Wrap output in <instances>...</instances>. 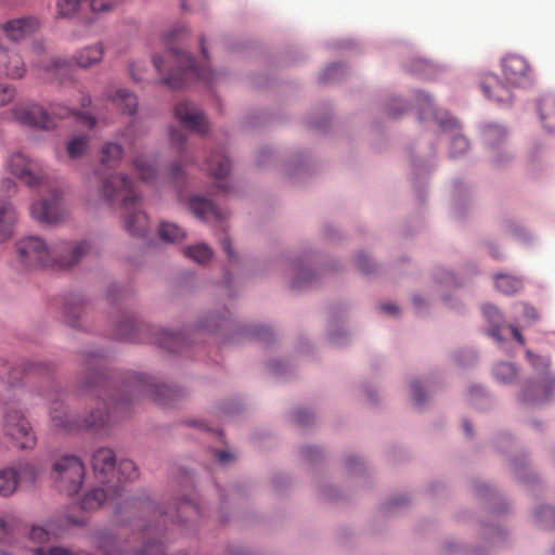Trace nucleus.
Segmentation results:
<instances>
[{
	"label": "nucleus",
	"mask_w": 555,
	"mask_h": 555,
	"mask_svg": "<svg viewBox=\"0 0 555 555\" xmlns=\"http://www.w3.org/2000/svg\"><path fill=\"white\" fill-rule=\"evenodd\" d=\"M91 104V98L89 95H83L81 100V106L87 107Z\"/></svg>",
	"instance_id": "obj_63"
},
{
	"label": "nucleus",
	"mask_w": 555,
	"mask_h": 555,
	"mask_svg": "<svg viewBox=\"0 0 555 555\" xmlns=\"http://www.w3.org/2000/svg\"><path fill=\"white\" fill-rule=\"evenodd\" d=\"M170 178L178 183L183 178V170L180 163H176L170 168Z\"/></svg>",
	"instance_id": "obj_50"
},
{
	"label": "nucleus",
	"mask_w": 555,
	"mask_h": 555,
	"mask_svg": "<svg viewBox=\"0 0 555 555\" xmlns=\"http://www.w3.org/2000/svg\"><path fill=\"white\" fill-rule=\"evenodd\" d=\"M503 75L506 85L500 83L494 75L486 74L480 82L483 94L500 104L512 101L511 87L517 86L520 77V57L507 55L502 61Z\"/></svg>",
	"instance_id": "obj_6"
},
{
	"label": "nucleus",
	"mask_w": 555,
	"mask_h": 555,
	"mask_svg": "<svg viewBox=\"0 0 555 555\" xmlns=\"http://www.w3.org/2000/svg\"><path fill=\"white\" fill-rule=\"evenodd\" d=\"M155 343L171 352H180L185 344V337L182 333L163 330L157 334Z\"/></svg>",
	"instance_id": "obj_26"
},
{
	"label": "nucleus",
	"mask_w": 555,
	"mask_h": 555,
	"mask_svg": "<svg viewBox=\"0 0 555 555\" xmlns=\"http://www.w3.org/2000/svg\"><path fill=\"white\" fill-rule=\"evenodd\" d=\"M16 95V89L8 83L0 82V108L10 104Z\"/></svg>",
	"instance_id": "obj_39"
},
{
	"label": "nucleus",
	"mask_w": 555,
	"mask_h": 555,
	"mask_svg": "<svg viewBox=\"0 0 555 555\" xmlns=\"http://www.w3.org/2000/svg\"><path fill=\"white\" fill-rule=\"evenodd\" d=\"M175 115L180 124L188 130L205 133L208 130V124L204 113L194 104L189 102H179L175 107Z\"/></svg>",
	"instance_id": "obj_14"
},
{
	"label": "nucleus",
	"mask_w": 555,
	"mask_h": 555,
	"mask_svg": "<svg viewBox=\"0 0 555 555\" xmlns=\"http://www.w3.org/2000/svg\"><path fill=\"white\" fill-rule=\"evenodd\" d=\"M207 170L209 171V175L217 180V188L220 191L225 192L228 190V184L224 181V178L230 171L229 158L223 153L212 154L207 162Z\"/></svg>",
	"instance_id": "obj_20"
},
{
	"label": "nucleus",
	"mask_w": 555,
	"mask_h": 555,
	"mask_svg": "<svg viewBox=\"0 0 555 555\" xmlns=\"http://www.w3.org/2000/svg\"><path fill=\"white\" fill-rule=\"evenodd\" d=\"M133 555H164V547L159 542H149L142 550L137 551Z\"/></svg>",
	"instance_id": "obj_44"
},
{
	"label": "nucleus",
	"mask_w": 555,
	"mask_h": 555,
	"mask_svg": "<svg viewBox=\"0 0 555 555\" xmlns=\"http://www.w3.org/2000/svg\"><path fill=\"white\" fill-rule=\"evenodd\" d=\"M189 205L191 211L202 220H220L224 217L223 212L211 201L204 197L194 196L190 199Z\"/></svg>",
	"instance_id": "obj_22"
},
{
	"label": "nucleus",
	"mask_w": 555,
	"mask_h": 555,
	"mask_svg": "<svg viewBox=\"0 0 555 555\" xmlns=\"http://www.w3.org/2000/svg\"><path fill=\"white\" fill-rule=\"evenodd\" d=\"M261 332H263V334H261L260 331L257 332V336L260 338L267 339L271 336V333H270L269 328H267V327H262Z\"/></svg>",
	"instance_id": "obj_61"
},
{
	"label": "nucleus",
	"mask_w": 555,
	"mask_h": 555,
	"mask_svg": "<svg viewBox=\"0 0 555 555\" xmlns=\"http://www.w3.org/2000/svg\"><path fill=\"white\" fill-rule=\"evenodd\" d=\"M38 474L37 467L30 463L0 469V495L9 496L13 494L18 483H33Z\"/></svg>",
	"instance_id": "obj_9"
},
{
	"label": "nucleus",
	"mask_w": 555,
	"mask_h": 555,
	"mask_svg": "<svg viewBox=\"0 0 555 555\" xmlns=\"http://www.w3.org/2000/svg\"><path fill=\"white\" fill-rule=\"evenodd\" d=\"M18 375H20V369H12L8 374L9 383H11L12 385L15 384L18 379Z\"/></svg>",
	"instance_id": "obj_58"
},
{
	"label": "nucleus",
	"mask_w": 555,
	"mask_h": 555,
	"mask_svg": "<svg viewBox=\"0 0 555 555\" xmlns=\"http://www.w3.org/2000/svg\"><path fill=\"white\" fill-rule=\"evenodd\" d=\"M295 421L300 425H308L311 420V414L306 410H298L294 414Z\"/></svg>",
	"instance_id": "obj_51"
},
{
	"label": "nucleus",
	"mask_w": 555,
	"mask_h": 555,
	"mask_svg": "<svg viewBox=\"0 0 555 555\" xmlns=\"http://www.w3.org/2000/svg\"><path fill=\"white\" fill-rule=\"evenodd\" d=\"M340 70H341V66L338 64H333V65L328 66L325 69L324 74L322 75V80L324 82L331 81L333 79L334 74L338 73Z\"/></svg>",
	"instance_id": "obj_52"
},
{
	"label": "nucleus",
	"mask_w": 555,
	"mask_h": 555,
	"mask_svg": "<svg viewBox=\"0 0 555 555\" xmlns=\"http://www.w3.org/2000/svg\"><path fill=\"white\" fill-rule=\"evenodd\" d=\"M217 457L220 463H227L233 459L232 454L228 451H219Z\"/></svg>",
	"instance_id": "obj_57"
},
{
	"label": "nucleus",
	"mask_w": 555,
	"mask_h": 555,
	"mask_svg": "<svg viewBox=\"0 0 555 555\" xmlns=\"http://www.w3.org/2000/svg\"><path fill=\"white\" fill-rule=\"evenodd\" d=\"M170 142L177 149L179 153H181L184 149V144L186 142V135L181 130H171L170 131Z\"/></svg>",
	"instance_id": "obj_45"
},
{
	"label": "nucleus",
	"mask_w": 555,
	"mask_h": 555,
	"mask_svg": "<svg viewBox=\"0 0 555 555\" xmlns=\"http://www.w3.org/2000/svg\"><path fill=\"white\" fill-rule=\"evenodd\" d=\"M494 375L498 380L508 384L516 379L517 377V370L516 367L507 362L499 363L495 366Z\"/></svg>",
	"instance_id": "obj_34"
},
{
	"label": "nucleus",
	"mask_w": 555,
	"mask_h": 555,
	"mask_svg": "<svg viewBox=\"0 0 555 555\" xmlns=\"http://www.w3.org/2000/svg\"><path fill=\"white\" fill-rule=\"evenodd\" d=\"M539 516L542 518V520L545 521L547 526H551L548 522L550 517H555V511L552 508V506H544V508L539 512Z\"/></svg>",
	"instance_id": "obj_53"
},
{
	"label": "nucleus",
	"mask_w": 555,
	"mask_h": 555,
	"mask_svg": "<svg viewBox=\"0 0 555 555\" xmlns=\"http://www.w3.org/2000/svg\"><path fill=\"white\" fill-rule=\"evenodd\" d=\"M0 55V72L9 79H22L27 72L26 64L20 53L3 46Z\"/></svg>",
	"instance_id": "obj_18"
},
{
	"label": "nucleus",
	"mask_w": 555,
	"mask_h": 555,
	"mask_svg": "<svg viewBox=\"0 0 555 555\" xmlns=\"http://www.w3.org/2000/svg\"><path fill=\"white\" fill-rule=\"evenodd\" d=\"M17 217L16 211L10 204L0 206V243L11 238Z\"/></svg>",
	"instance_id": "obj_24"
},
{
	"label": "nucleus",
	"mask_w": 555,
	"mask_h": 555,
	"mask_svg": "<svg viewBox=\"0 0 555 555\" xmlns=\"http://www.w3.org/2000/svg\"><path fill=\"white\" fill-rule=\"evenodd\" d=\"M380 308L388 314H397L399 312V308L395 304H383Z\"/></svg>",
	"instance_id": "obj_54"
},
{
	"label": "nucleus",
	"mask_w": 555,
	"mask_h": 555,
	"mask_svg": "<svg viewBox=\"0 0 555 555\" xmlns=\"http://www.w3.org/2000/svg\"><path fill=\"white\" fill-rule=\"evenodd\" d=\"M30 539L34 542L44 543L50 541L52 535H55L50 529L41 526H34L29 532Z\"/></svg>",
	"instance_id": "obj_38"
},
{
	"label": "nucleus",
	"mask_w": 555,
	"mask_h": 555,
	"mask_svg": "<svg viewBox=\"0 0 555 555\" xmlns=\"http://www.w3.org/2000/svg\"><path fill=\"white\" fill-rule=\"evenodd\" d=\"M357 267L365 274H369L372 272V263L367 256L361 254L357 256L356 259Z\"/></svg>",
	"instance_id": "obj_48"
},
{
	"label": "nucleus",
	"mask_w": 555,
	"mask_h": 555,
	"mask_svg": "<svg viewBox=\"0 0 555 555\" xmlns=\"http://www.w3.org/2000/svg\"><path fill=\"white\" fill-rule=\"evenodd\" d=\"M127 506L134 507L137 509H140L141 512H153L154 515H158L164 518V521H166L167 517H176L178 522H183L184 519H191L194 517L199 516V507L198 505L190 499H183L178 502L177 506L175 507V514L169 511H160L159 507L155 506L153 502L150 500L144 501H126Z\"/></svg>",
	"instance_id": "obj_10"
},
{
	"label": "nucleus",
	"mask_w": 555,
	"mask_h": 555,
	"mask_svg": "<svg viewBox=\"0 0 555 555\" xmlns=\"http://www.w3.org/2000/svg\"><path fill=\"white\" fill-rule=\"evenodd\" d=\"M468 149V142L465 137L462 134H455L451 140V150L450 155L452 157L460 156L464 154Z\"/></svg>",
	"instance_id": "obj_37"
},
{
	"label": "nucleus",
	"mask_w": 555,
	"mask_h": 555,
	"mask_svg": "<svg viewBox=\"0 0 555 555\" xmlns=\"http://www.w3.org/2000/svg\"><path fill=\"white\" fill-rule=\"evenodd\" d=\"M526 357L531 362L532 366L538 370H545L550 366V358L540 357V354H534L532 351H527Z\"/></svg>",
	"instance_id": "obj_43"
},
{
	"label": "nucleus",
	"mask_w": 555,
	"mask_h": 555,
	"mask_svg": "<svg viewBox=\"0 0 555 555\" xmlns=\"http://www.w3.org/2000/svg\"><path fill=\"white\" fill-rule=\"evenodd\" d=\"M495 286L503 294L509 295L517 292L519 282L511 275L500 274L495 278Z\"/></svg>",
	"instance_id": "obj_35"
},
{
	"label": "nucleus",
	"mask_w": 555,
	"mask_h": 555,
	"mask_svg": "<svg viewBox=\"0 0 555 555\" xmlns=\"http://www.w3.org/2000/svg\"><path fill=\"white\" fill-rule=\"evenodd\" d=\"M142 396L152 398L160 405H170L178 396V392L165 384L155 383L150 376L135 374L128 378L122 391L112 397L109 402H104L106 406L105 412L98 408L83 420L73 421L69 418L64 404L57 401L50 408L51 421L53 426L60 429L75 430L86 428L98 431L116 422L117 418L127 412L132 399Z\"/></svg>",
	"instance_id": "obj_1"
},
{
	"label": "nucleus",
	"mask_w": 555,
	"mask_h": 555,
	"mask_svg": "<svg viewBox=\"0 0 555 555\" xmlns=\"http://www.w3.org/2000/svg\"><path fill=\"white\" fill-rule=\"evenodd\" d=\"M72 66V61L63 59V57H54L51 60L50 66L47 70L52 72L55 75H59L61 72H67Z\"/></svg>",
	"instance_id": "obj_41"
},
{
	"label": "nucleus",
	"mask_w": 555,
	"mask_h": 555,
	"mask_svg": "<svg viewBox=\"0 0 555 555\" xmlns=\"http://www.w3.org/2000/svg\"><path fill=\"white\" fill-rule=\"evenodd\" d=\"M41 27L36 16H22L0 23V49H3L4 39L20 43L37 33Z\"/></svg>",
	"instance_id": "obj_8"
},
{
	"label": "nucleus",
	"mask_w": 555,
	"mask_h": 555,
	"mask_svg": "<svg viewBox=\"0 0 555 555\" xmlns=\"http://www.w3.org/2000/svg\"><path fill=\"white\" fill-rule=\"evenodd\" d=\"M109 101L121 109L124 114L134 115L138 109V98L134 93L127 89H116L113 93L107 95Z\"/></svg>",
	"instance_id": "obj_23"
},
{
	"label": "nucleus",
	"mask_w": 555,
	"mask_h": 555,
	"mask_svg": "<svg viewBox=\"0 0 555 555\" xmlns=\"http://www.w3.org/2000/svg\"><path fill=\"white\" fill-rule=\"evenodd\" d=\"M156 157L155 156H137L133 159L135 172L140 176L142 181L151 182L156 176Z\"/></svg>",
	"instance_id": "obj_27"
},
{
	"label": "nucleus",
	"mask_w": 555,
	"mask_h": 555,
	"mask_svg": "<svg viewBox=\"0 0 555 555\" xmlns=\"http://www.w3.org/2000/svg\"><path fill=\"white\" fill-rule=\"evenodd\" d=\"M8 167L12 175L30 188L39 184L43 179L40 164L29 159L23 153H13L8 159Z\"/></svg>",
	"instance_id": "obj_11"
},
{
	"label": "nucleus",
	"mask_w": 555,
	"mask_h": 555,
	"mask_svg": "<svg viewBox=\"0 0 555 555\" xmlns=\"http://www.w3.org/2000/svg\"><path fill=\"white\" fill-rule=\"evenodd\" d=\"M138 476H139L138 467L134 464V462H132L130 460H124V461L119 462L117 470H116V475L114 478V483L118 488L117 494L119 498L122 496V492H124L122 485L127 481H132V480L137 479Z\"/></svg>",
	"instance_id": "obj_25"
},
{
	"label": "nucleus",
	"mask_w": 555,
	"mask_h": 555,
	"mask_svg": "<svg viewBox=\"0 0 555 555\" xmlns=\"http://www.w3.org/2000/svg\"><path fill=\"white\" fill-rule=\"evenodd\" d=\"M33 49H34L36 52H40V51H42V50H43V44H42V42H40V41H35V42L33 43Z\"/></svg>",
	"instance_id": "obj_64"
},
{
	"label": "nucleus",
	"mask_w": 555,
	"mask_h": 555,
	"mask_svg": "<svg viewBox=\"0 0 555 555\" xmlns=\"http://www.w3.org/2000/svg\"><path fill=\"white\" fill-rule=\"evenodd\" d=\"M423 101H424L425 104L428 105V108H429L428 113H426V112H422L421 113L422 114V118H425L426 116L431 115V113H433V111H431V100L429 99V96L423 95Z\"/></svg>",
	"instance_id": "obj_60"
},
{
	"label": "nucleus",
	"mask_w": 555,
	"mask_h": 555,
	"mask_svg": "<svg viewBox=\"0 0 555 555\" xmlns=\"http://www.w3.org/2000/svg\"><path fill=\"white\" fill-rule=\"evenodd\" d=\"M505 137V129L499 126H489L485 131V140L490 145H494L496 142L499 143L503 141Z\"/></svg>",
	"instance_id": "obj_36"
},
{
	"label": "nucleus",
	"mask_w": 555,
	"mask_h": 555,
	"mask_svg": "<svg viewBox=\"0 0 555 555\" xmlns=\"http://www.w3.org/2000/svg\"><path fill=\"white\" fill-rule=\"evenodd\" d=\"M188 35L185 26L173 27L165 37L168 49L164 56L153 57L156 70L163 75L162 83L173 90L195 81L211 83L216 80L209 67H198L192 56L178 47Z\"/></svg>",
	"instance_id": "obj_2"
},
{
	"label": "nucleus",
	"mask_w": 555,
	"mask_h": 555,
	"mask_svg": "<svg viewBox=\"0 0 555 555\" xmlns=\"http://www.w3.org/2000/svg\"><path fill=\"white\" fill-rule=\"evenodd\" d=\"M221 245H222V248L223 250L227 253V255L232 258L234 256V253L232 250V246H231V242L228 237H224L222 241H221Z\"/></svg>",
	"instance_id": "obj_56"
},
{
	"label": "nucleus",
	"mask_w": 555,
	"mask_h": 555,
	"mask_svg": "<svg viewBox=\"0 0 555 555\" xmlns=\"http://www.w3.org/2000/svg\"><path fill=\"white\" fill-rule=\"evenodd\" d=\"M109 485H105V489L103 488H94L88 491L82 500H81V508L85 511H94L100 508L104 502L115 503L117 505L116 512L119 513L121 511V506L116 503L119 499L117 492L118 488L109 489Z\"/></svg>",
	"instance_id": "obj_17"
},
{
	"label": "nucleus",
	"mask_w": 555,
	"mask_h": 555,
	"mask_svg": "<svg viewBox=\"0 0 555 555\" xmlns=\"http://www.w3.org/2000/svg\"><path fill=\"white\" fill-rule=\"evenodd\" d=\"M52 477L61 492L74 495L81 488L85 478V465L75 455L62 456L53 464Z\"/></svg>",
	"instance_id": "obj_7"
},
{
	"label": "nucleus",
	"mask_w": 555,
	"mask_h": 555,
	"mask_svg": "<svg viewBox=\"0 0 555 555\" xmlns=\"http://www.w3.org/2000/svg\"><path fill=\"white\" fill-rule=\"evenodd\" d=\"M184 255L197 263H206L210 260L212 251L206 244H196L184 249Z\"/></svg>",
	"instance_id": "obj_33"
},
{
	"label": "nucleus",
	"mask_w": 555,
	"mask_h": 555,
	"mask_svg": "<svg viewBox=\"0 0 555 555\" xmlns=\"http://www.w3.org/2000/svg\"><path fill=\"white\" fill-rule=\"evenodd\" d=\"M104 197L109 202L120 199L127 209L125 217V228L133 236H143L149 228L150 221L146 214L138 209L141 199L137 193L134 184L121 175H112L104 179L102 185Z\"/></svg>",
	"instance_id": "obj_4"
},
{
	"label": "nucleus",
	"mask_w": 555,
	"mask_h": 555,
	"mask_svg": "<svg viewBox=\"0 0 555 555\" xmlns=\"http://www.w3.org/2000/svg\"><path fill=\"white\" fill-rule=\"evenodd\" d=\"M482 312L491 324L489 335L498 341L508 340L509 338L520 343V332L517 326L501 323L502 317L496 307L485 305Z\"/></svg>",
	"instance_id": "obj_15"
},
{
	"label": "nucleus",
	"mask_w": 555,
	"mask_h": 555,
	"mask_svg": "<svg viewBox=\"0 0 555 555\" xmlns=\"http://www.w3.org/2000/svg\"><path fill=\"white\" fill-rule=\"evenodd\" d=\"M104 46L96 42L79 50L73 57V62L81 68H90L99 64L104 56Z\"/></svg>",
	"instance_id": "obj_21"
},
{
	"label": "nucleus",
	"mask_w": 555,
	"mask_h": 555,
	"mask_svg": "<svg viewBox=\"0 0 555 555\" xmlns=\"http://www.w3.org/2000/svg\"><path fill=\"white\" fill-rule=\"evenodd\" d=\"M158 234L163 241L171 243L185 238V232L178 224L171 222H162Z\"/></svg>",
	"instance_id": "obj_31"
},
{
	"label": "nucleus",
	"mask_w": 555,
	"mask_h": 555,
	"mask_svg": "<svg viewBox=\"0 0 555 555\" xmlns=\"http://www.w3.org/2000/svg\"><path fill=\"white\" fill-rule=\"evenodd\" d=\"M73 115H76L79 122L88 128H93L96 125V119L93 116L76 113L74 109L61 104L53 105L50 114L38 104L22 105L14 109V116L21 124L42 129L54 127L52 116L66 118Z\"/></svg>",
	"instance_id": "obj_5"
},
{
	"label": "nucleus",
	"mask_w": 555,
	"mask_h": 555,
	"mask_svg": "<svg viewBox=\"0 0 555 555\" xmlns=\"http://www.w3.org/2000/svg\"><path fill=\"white\" fill-rule=\"evenodd\" d=\"M90 138L88 135H76L67 142V155L72 159L81 157L89 149Z\"/></svg>",
	"instance_id": "obj_30"
},
{
	"label": "nucleus",
	"mask_w": 555,
	"mask_h": 555,
	"mask_svg": "<svg viewBox=\"0 0 555 555\" xmlns=\"http://www.w3.org/2000/svg\"><path fill=\"white\" fill-rule=\"evenodd\" d=\"M2 186L5 189L8 195L13 194L16 188L15 183L10 179H4Z\"/></svg>",
	"instance_id": "obj_55"
},
{
	"label": "nucleus",
	"mask_w": 555,
	"mask_h": 555,
	"mask_svg": "<svg viewBox=\"0 0 555 555\" xmlns=\"http://www.w3.org/2000/svg\"><path fill=\"white\" fill-rule=\"evenodd\" d=\"M124 155L121 145L117 143H105L101 150V165L107 169L118 166Z\"/></svg>",
	"instance_id": "obj_28"
},
{
	"label": "nucleus",
	"mask_w": 555,
	"mask_h": 555,
	"mask_svg": "<svg viewBox=\"0 0 555 555\" xmlns=\"http://www.w3.org/2000/svg\"><path fill=\"white\" fill-rule=\"evenodd\" d=\"M463 428L465 430V433L467 434V436H472L473 435V428H472V425L468 421H464L463 422Z\"/></svg>",
	"instance_id": "obj_62"
},
{
	"label": "nucleus",
	"mask_w": 555,
	"mask_h": 555,
	"mask_svg": "<svg viewBox=\"0 0 555 555\" xmlns=\"http://www.w3.org/2000/svg\"><path fill=\"white\" fill-rule=\"evenodd\" d=\"M313 278V273L310 270H301L298 272L296 279L293 281L294 288H300L308 283L310 279Z\"/></svg>",
	"instance_id": "obj_46"
},
{
	"label": "nucleus",
	"mask_w": 555,
	"mask_h": 555,
	"mask_svg": "<svg viewBox=\"0 0 555 555\" xmlns=\"http://www.w3.org/2000/svg\"><path fill=\"white\" fill-rule=\"evenodd\" d=\"M4 428L17 448L29 449L35 446L36 439L31 428L17 410L10 409L5 412Z\"/></svg>",
	"instance_id": "obj_12"
},
{
	"label": "nucleus",
	"mask_w": 555,
	"mask_h": 555,
	"mask_svg": "<svg viewBox=\"0 0 555 555\" xmlns=\"http://www.w3.org/2000/svg\"><path fill=\"white\" fill-rule=\"evenodd\" d=\"M23 371L29 375V374H35V373H44V372H48L49 371V366L46 364V363H39V362H31V363H27L24 367H23Z\"/></svg>",
	"instance_id": "obj_47"
},
{
	"label": "nucleus",
	"mask_w": 555,
	"mask_h": 555,
	"mask_svg": "<svg viewBox=\"0 0 555 555\" xmlns=\"http://www.w3.org/2000/svg\"><path fill=\"white\" fill-rule=\"evenodd\" d=\"M91 249V243L88 241H62L48 246L37 236L21 240L16 245L18 260L27 267L69 268L88 255Z\"/></svg>",
	"instance_id": "obj_3"
},
{
	"label": "nucleus",
	"mask_w": 555,
	"mask_h": 555,
	"mask_svg": "<svg viewBox=\"0 0 555 555\" xmlns=\"http://www.w3.org/2000/svg\"><path fill=\"white\" fill-rule=\"evenodd\" d=\"M522 77H529V79H533V68L525 62H522Z\"/></svg>",
	"instance_id": "obj_59"
},
{
	"label": "nucleus",
	"mask_w": 555,
	"mask_h": 555,
	"mask_svg": "<svg viewBox=\"0 0 555 555\" xmlns=\"http://www.w3.org/2000/svg\"><path fill=\"white\" fill-rule=\"evenodd\" d=\"M411 392L416 404H422L424 402V395L418 383L414 382L411 384Z\"/></svg>",
	"instance_id": "obj_49"
},
{
	"label": "nucleus",
	"mask_w": 555,
	"mask_h": 555,
	"mask_svg": "<svg viewBox=\"0 0 555 555\" xmlns=\"http://www.w3.org/2000/svg\"><path fill=\"white\" fill-rule=\"evenodd\" d=\"M535 109L542 127L548 132H555V93H542L535 100Z\"/></svg>",
	"instance_id": "obj_19"
},
{
	"label": "nucleus",
	"mask_w": 555,
	"mask_h": 555,
	"mask_svg": "<svg viewBox=\"0 0 555 555\" xmlns=\"http://www.w3.org/2000/svg\"><path fill=\"white\" fill-rule=\"evenodd\" d=\"M92 467L100 482L103 485H109V489H115L117 487L114 483L116 475V457L113 450L107 448L96 450L92 457Z\"/></svg>",
	"instance_id": "obj_13"
},
{
	"label": "nucleus",
	"mask_w": 555,
	"mask_h": 555,
	"mask_svg": "<svg viewBox=\"0 0 555 555\" xmlns=\"http://www.w3.org/2000/svg\"><path fill=\"white\" fill-rule=\"evenodd\" d=\"M31 217L43 223H55L60 221L64 211L61 205V196L54 192L49 199H41L30 207Z\"/></svg>",
	"instance_id": "obj_16"
},
{
	"label": "nucleus",
	"mask_w": 555,
	"mask_h": 555,
	"mask_svg": "<svg viewBox=\"0 0 555 555\" xmlns=\"http://www.w3.org/2000/svg\"><path fill=\"white\" fill-rule=\"evenodd\" d=\"M541 314L532 305H525L522 307V324L532 325L539 322Z\"/></svg>",
	"instance_id": "obj_40"
},
{
	"label": "nucleus",
	"mask_w": 555,
	"mask_h": 555,
	"mask_svg": "<svg viewBox=\"0 0 555 555\" xmlns=\"http://www.w3.org/2000/svg\"><path fill=\"white\" fill-rule=\"evenodd\" d=\"M81 8V0H55L56 15L61 18H74Z\"/></svg>",
	"instance_id": "obj_32"
},
{
	"label": "nucleus",
	"mask_w": 555,
	"mask_h": 555,
	"mask_svg": "<svg viewBox=\"0 0 555 555\" xmlns=\"http://www.w3.org/2000/svg\"><path fill=\"white\" fill-rule=\"evenodd\" d=\"M14 532V524L12 520L0 518V542L11 543V537Z\"/></svg>",
	"instance_id": "obj_42"
},
{
	"label": "nucleus",
	"mask_w": 555,
	"mask_h": 555,
	"mask_svg": "<svg viewBox=\"0 0 555 555\" xmlns=\"http://www.w3.org/2000/svg\"><path fill=\"white\" fill-rule=\"evenodd\" d=\"M141 326L137 323L133 317H125L118 324L116 330V338L127 339L131 341L138 340L137 332Z\"/></svg>",
	"instance_id": "obj_29"
}]
</instances>
